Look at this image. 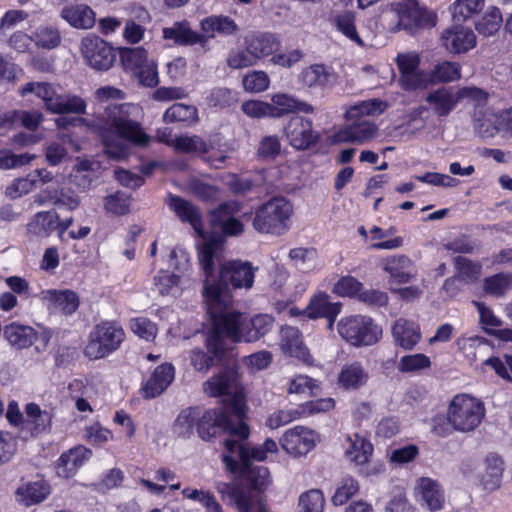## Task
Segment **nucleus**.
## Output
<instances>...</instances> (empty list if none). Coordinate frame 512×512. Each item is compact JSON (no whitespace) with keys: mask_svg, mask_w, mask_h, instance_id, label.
I'll return each mask as SVG.
<instances>
[{"mask_svg":"<svg viewBox=\"0 0 512 512\" xmlns=\"http://www.w3.org/2000/svg\"><path fill=\"white\" fill-rule=\"evenodd\" d=\"M281 345L285 353L297 358L306 365H311L313 357L303 342L301 331L293 326H283L280 331Z\"/></svg>","mask_w":512,"mask_h":512,"instance_id":"25","label":"nucleus"},{"mask_svg":"<svg viewBox=\"0 0 512 512\" xmlns=\"http://www.w3.org/2000/svg\"><path fill=\"white\" fill-rule=\"evenodd\" d=\"M3 334L9 344L19 350L29 348L39 338L38 332L33 327L16 322L6 325Z\"/></svg>","mask_w":512,"mask_h":512,"instance_id":"34","label":"nucleus"},{"mask_svg":"<svg viewBox=\"0 0 512 512\" xmlns=\"http://www.w3.org/2000/svg\"><path fill=\"white\" fill-rule=\"evenodd\" d=\"M201 238L203 243L198 245V260L205 276L204 285L207 281L212 282L215 279V258L223 248L224 239L216 232L206 231L205 236Z\"/></svg>","mask_w":512,"mask_h":512,"instance_id":"19","label":"nucleus"},{"mask_svg":"<svg viewBox=\"0 0 512 512\" xmlns=\"http://www.w3.org/2000/svg\"><path fill=\"white\" fill-rule=\"evenodd\" d=\"M282 145L277 135H267L259 141L256 157L261 161H274L281 155Z\"/></svg>","mask_w":512,"mask_h":512,"instance_id":"57","label":"nucleus"},{"mask_svg":"<svg viewBox=\"0 0 512 512\" xmlns=\"http://www.w3.org/2000/svg\"><path fill=\"white\" fill-rule=\"evenodd\" d=\"M411 259L406 255L391 256L385 259L383 270L390 275L393 282L398 284L408 283L412 277Z\"/></svg>","mask_w":512,"mask_h":512,"instance_id":"39","label":"nucleus"},{"mask_svg":"<svg viewBox=\"0 0 512 512\" xmlns=\"http://www.w3.org/2000/svg\"><path fill=\"white\" fill-rule=\"evenodd\" d=\"M227 65L232 69H242L254 66L258 63V58L250 49L248 41H245L244 48L232 49L227 56Z\"/></svg>","mask_w":512,"mask_h":512,"instance_id":"53","label":"nucleus"},{"mask_svg":"<svg viewBox=\"0 0 512 512\" xmlns=\"http://www.w3.org/2000/svg\"><path fill=\"white\" fill-rule=\"evenodd\" d=\"M430 76L434 83L453 82L461 78V66L457 62L443 61L434 67Z\"/></svg>","mask_w":512,"mask_h":512,"instance_id":"55","label":"nucleus"},{"mask_svg":"<svg viewBox=\"0 0 512 512\" xmlns=\"http://www.w3.org/2000/svg\"><path fill=\"white\" fill-rule=\"evenodd\" d=\"M81 51L87 64L98 71L110 69L116 60L114 48L98 36L84 37Z\"/></svg>","mask_w":512,"mask_h":512,"instance_id":"14","label":"nucleus"},{"mask_svg":"<svg viewBox=\"0 0 512 512\" xmlns=\"http://www.w3.org/2000/svg\"><path fill=\"white\" fill-rule=\"evenodd\" d=\"M240 205L236 201H224L208 212V222L221 237L239 236L244 232L243 222L236 218Z\"/></svg>","mask_w":512,"mask_h":512,"instance_id":"12","label":"nucleus"},{"mask_svg":"<svg viewBox=\"0 0 512 512\" xmlns=\"http://www.w3.org/2000/svg\"><path fill=\"white\" fill-rule=\"evenodd\" d=\"M388 107L389 104L387 101L379 98H372L361 101L354 105L350 110L346 112V117L350 118L352 116L363 117L380 115L384 113Z\"/></svg>","mask_w":512,"mask_h":512,"instance_id":"54","label":"nucleus"},{"mask_svg":"<svg viewBox=\"0 0 512 512\" xmlns=\"http://www.w3.org/2000/svg\"><path fill=\"white\" fill-rule=\"evenodd\" d=\"M229 413L222 407L202 409L197 425V435L205 442H213L220 432L230 437Z\"/></svg>","mask_w":512,"mask_h":512,"instance_id":"15","label":"nucleus"},{"mask_svg":"<svg viewBox=\"0 0 512 512\" xmlns=\"http://www.w3.org/2000/svg\"><path fill=\"white\" fill-rule=\"evenodd\" d=\"M384 512H416V508L410 503L403 489H395L390 493Z\"/></svg>","mask_w":512,"mask_h":512,"instance_id":"64","label":"nucleus"},{"mask_svg":"<svg viewBox=\"0 0 512 512\" xmlns=\"http://www.w3.org/2000/svg\"><path fill=\"white\" fill-rule=\"evenodd\" d=\"M54 304L60 308L65 315H72L77 311L80 305L78 294L70 289L54 290L52 293Z\"/></svg>","mask_w":512,"mask_h":512,"instance_id":"59","label":"nucleus"},{"mask_svg":"<svg viewBox=\"0 0 512 512\" xmlns=\"http://www.w3.org/2000/svg\"><path fill=\"white\" fill-rule=\"evenodd\" d=\"M333 74L324 64H312L299 75L300 82L308 88L324 89L332 82Z\"/></svg>","mask_w":512,"mask_h":512,"instance_id":"42","label":"nucleus"},{"mask_svg":"<svg viewBox=\"0 0 512 512\" xmlns=\"http://www.w3.org/2000/svg\"><path fill=\"white\" fill-rule=\"evenodd\" d=\"M19 92L23 97L34 93L43 102L45 110L51 114L82 115L86 113V101L76 94L62 92L60 85L49 82H27Z\"/></svg>","mask_w":512,"mask_h":512,"instance_id":"6","label":"nucleus"},{"mask_svg":"<svg viewBox=\"0 0 512 512\" xmlns=\"http://www.w3.org/2000/svg\"><path fill=\"white\" fill-rule=\"evenodd\" d=\"M200 29L202 35L205 36V44L203 50L208 51V42L214 38L216 34L224 37L235 35L239 27L237 23L229 16L226 15H211L203 18L200 21Z\"/></svg>","mask_w":512,"mask_h":512,"instance_id":"23","label":"nucleus"},{"mask_svg":"<svg viewBox=\"0 0 512 512\" xmlns=\"http://www.w3.org/2000/svg\"><path fill=\"white\" fill-rule=\"evenodd\" d=\"M165 123H178L190 127L199 121L198 109L191 104L176 102L168 107L163 114Z\"/></svg>","mask_w":512,"mask_h":512,"instance_id":"38","label":"nucleus"},{"mask_svg":"<svg viewBox=\"0 0 512 512\" xmlns=\"http://www.w3.org/2000/svg\"><path fill=\"white\" fill-rule=\"evenodd\" d=\"M502 22L503 18L500 9L495 6H491L481 19L476 22L475 28L480 35L488 37L499 31Z\"/></svg>","mask_w":512,"mask_h":512,"instance_id":"52","label":"nucleus"},{"mask_svg":"<svg viewBox=\"0 0 512 512\" xmlns=\"http://www.w3.org/2000/svg\"><path fill=\"white\" fill-rule=\"evenodd\" d=\"M283 135L296 151L315 148L321 141V134L313 127V121L300 115L291 116L283 127Z\"/></svg>","mask_w":512,"mask_h":512,"instance_id":"11","label":"nucleus"},{"mask_svg":"<svg viewBox=\"0 0 512 512\" xmlns=\"http://www.w3.org/2000/svg\"><path fill=\"white\" fill-rule=\"evenodd\" d=\"M130 108L128 103L110 104L105 108L106 117L89 125L99 136L104 153L110 159L122 160L129 156V147L125 142L140 147L150 143V137L140 123L131 119Z\"/></svg>","mask_w":512,"mask_h":512,"instance_id":"1","label":"nucleus"},{"mask_svg":"<svg viewBox=\"0 0 512 512\" xmlns=\"http://www.w3.org/2000/svg\"><path fill=\"white\" fill-rule=\"evenodd\" d=\"M298 512H323L325 497L320 489H311L299 497Z\"/></svg>","mask_w":512,"mask_h":512,"instance_id":"61","label":"nucleus"},{"mask_svg":"<svg viewBox=\"0 0 512 512\" xmlns=\"http://www.w3.org/2000/svg\"><path fill=\"white\" fill-rule=\"evenodd\" d=\"M392 336L397 346L412 350L421 340V330L415 322L399 318L392 326Z\"/></svg>","mask_w":512,"mask_h":512,"instance_id":"33","label":"nucleus"},{"mask_svg":"<svg viewBox=\"0 0 512 512\" xmlns=\"http://www.w3.org/2000/svg\"><path fill=\"white\" fill-rule=\"evenodd\" d=\"M61 17L77 29H90L96 21L95 12L86 4H74L63 7Z\"/></svg>","mask_w":512,"mask_h":512,"instance_id":"36","label":"nucleus"},{"mask_svg":"<svg viewBox=\"0 0 512 512\" xmlns=\"http://www.w3.org/2000/svg\"><path fill=\"white\" fill-rule=\"evenodd\" d=\"M378 131V126L364 117L356 116V119L342 126L333 135L334 143L363 144L373 139Z\"/></svg>","mask_w":512,"mask_h":512,"instance_id":"17","label":"nucleus"},{"mask_svg":"<svg viewBox=\"0 0 512 512\" xmlns=\"http://www.w3.org/2000/svg\"><path fill=\"white\" fill-rule=\"evenodd\" d=\"M341 307L339 302H330L327 293L319 292L311 297L305 312L311 319H327L329 327H332L341 312Z\"/></svg>","mask_w":512,"mask_h":512,"instance_id":"29","label":"nucleus"},{"mask_svg":"<svg viewBox=\"0 0 512 512\" xmlns=\"http://www.w3.org/2000/svg\"><path fill=\"white\" fill-rule=\"evenodd\" d=\"M256 270L248 261L229 260L221 264L218 277L203 285L208 315L228 310L233 300L232 289H250Z\"/></svg>","mask_w":512,"mask_h":512,"instance_id":"3","label":"nucleus"},{"mask_svg":"<svg viewBox=\"0 0 512 512\" xmlns=\"http://www.w3.org/2000/svg\"><path fill=\"white\" fill-rule=\"evenodd\" d=\"M419 489L421 497L430 511L436 512L443 509L445 494L438 481L429 477H422L419 479Z\"/></svg>","mask_w":512,"mask_h":512,"instance_id":"40","label":"nucleus"},{"mask_svg":"<svg viewBox=\"0 0 512 512\" xmlns=\"http://www.w3.org/2000/svg\"><path fill=\"white\" fill-rule=\"evenodd\" d=\"M293 205L283 196H275L258 205L254 212L243 214L251 218L253 229L260 234L284 235L291 227Z\"/></svg>","mask_w":512,"mask_h":512,"instance_id":"5","label":"nucleus"},{"mask_svg":"<svg viewBox=\"0 0 512 512\" xmlns=\"http://www.w3.org/2000/svg\"><path fill=\"white\" fill-rule=\"evenodd\" d=\"M148 53L143 47L122 48L120 60L125 70L136 72L147 62Z\"/></svg>","mask_w":512,"mask_h":512,"instance_id":"58","label":"nucleus"},{"mask_svg":"<svg viewBox=\"0 0 512 512\" xmlns=\"http://www.w3.org/2000/svg\"><path fill=\"white\" fill-rule=\"evenodd\" d=\"M201 412L200 406H189L182 409L173 422L174 433L182 439H190L197 432Z\"/></svg>","mask_w":512,"mask_h":512,"instance_id":"37","label":"nucleus"},{"mask_svg":"<svg viewBox=\"0 0 512 512\" xmlns=\"http://www.w3.org/2000/svg\"><path fill=\"white\" fill-rule=\"evenodd\" d=\"M449 415L454 427L459 432H471L477 428L485 417L484 403L469 394L455 395L448 405Z\"/></svg>","mask_w":512,"mask_h":512,"instance_id":"10","label":"nucleus"},{"mask_svg":"<svg viewBox=\"0 0 512 512\" xmlns=\"http://www.w3.org/2000/svg\"><path fill=\"white\" fill-rule=\"evenodd\" d=\"M486 469L482 476V484L486 490L494 491L501 485L504 472V461L496 453H490L485 459Z\"/></svg>","mask_w":512,"mask_h":512,"instance_id":"45","label":"nucleus"},{"mask_svg":"<svg viewBox=\"0 0 512 512\" xmlns=\"http://www.w3.org/2000/svg\"><path fill=\"white\" fill-rule=\"evenodd\" d=\"M350 446L346 450L347 456L357 465H364L369 462L374 448L372 443L365 437L354 434V438H349Z\"/></svg>","mask_w":512,"mask_h":512,"instance_id":"49","label":"nucleus"},{"mask_svg":"<svg viewBox=\"0 0 512 512\" xmlns=\"http://www.w3.org/2000/svg\"><path fill=\"white\" fill-rule=\"evenodd\" d=\"M212 333V327L207 332L205 339V347L207 352L200 348L193 349L190 353L191 364L195 370L199 372H207L212 366L216 363H220L224 360L229 351L230 347L228 341L225 336H223V352L222 354H218L213 352L211 346L209 345V338Z\"/></svg>","mask_w":512,"mask_h":512,"instance_id":"31","label":"nucleus"},{"mask_svg":"<svg viewBox=\"0 0 512 512\" xmlns=\"http://www.w3.org/2000/svg\"><path fill=\"white\" fill-rule=\"evenodd\" d=\"M236 475L243 478L248 491L263 492L270 483V473L267 467L250 466L247 469L240 468Z\"/></svg>","mask_w":512,"mask_h":512,"instance_id":"46","label":"nucleus"},{"mask_svg":"<svg viewBox=\"0 0 512 512\" xmlns=\"http://www.w3.org/2000/svg\"><path fill=\"white\" fill-rule=\"evenodd\" d=\"M240 374L236 367H226L203 383V391L209 397L228 396L236 390Z\"/></svg>","mask_w":512,"mask_h":512,"instance_id":"22","label":"nucleus"},{"mask_svg":"<svg viewBox=\"0 0 512 512\" xmlns=\"http://www.w3.org/2000/svg\"><path fill=\"white\" fill-rule=\"evenodd\" d=\"M369 375L363 365L355 361L342 367L338 375L339 385L346 390H357L366 385Z\"/></svg>","mask_w":512,"mask_h":512,"instance_id":"41","label":"nucleus"},{"mask_svg":"<svg viewBox=\"0 0 512 512\" xmlns=\"http://www.w3.org/2000/svg\"><path fill=\"white\" fill-rule=\"evenodd\" d=\"M321 391V382L304 374H296L288 382V394H304L314 397Z\"/></svg>","mask_w":512,"mask_h":512,"instance_id":"51","label":"nucleus"},{"mask_svg":"<svg viewBox=\"0 0 512 512\" xmlns=\"http://www.w3.org/2000/svg\"><path fill=\"white\" fill-rule=\"evenodd\" d=\"M58 218L54 210L37 212L28 224V230L39 236H49L56 230Z\"/></svg>","mask_w":512,"mask_h":512,"instance_id":"50","label":"nucleus"},{"mask_svg":"<svg viewBox=\"0 0 512 512\" xmlns=\"http://www.w3.org/2000/svg\"><path fill=\"white\" fill-rule=\"evenodd\" d=\"M125 337V331L118 322L101 321L90 331L84 354L91 360L104 359L120 348Z\"/></svg>","mask_w":512,"mask_h":512,"instance_id":"8","label":"nucleus"},{"mask_svg":"<svg viewBox=\"0 0 512 512\" xmlns=\"http://www.w3.org/2000/svg\"><path fill=\"white\" fill-rule=\"evenodd\" d=\"M359 491V483L353 477H344L333 494L331 501L335 506L346 504Z\"/></svg>","mask_w":512,"mask_h":512,"instance_id":"62","label":"nucleus"},{"mask_svg":"<svg viewBox=\"0 0 512 512\" xmlns=\"http://www.w3.org/2000/svg\"><path fill=\"white\" fill-rule=\"evenodd\" d=\"M341 338L354 347L372 346L382 337V328L365 315L342 317L337 323Z\"/></svg>","mask_w":512,"mask_h":512,"instance_id":"9","label":"nucleus"},{"mask_svg":"<svg viewBox=\"0 0 512 512\" xmlns=\"http://www.w3.org/2000/svg\"><path fill=\"white\" fill-rule=\"evenodd\" d=\"M483 291L486 295L501 298L512 289V273L499 272L483 279Z\"/></svg>","mask_w":512,"mask_h":512,"instance_id":"48","label":"nucleus"},{"mask_svg":"<svg viewBox=\"0 0 512 512\" xmlns=\"http://www.w3.org/2000/svg\"><path fill=\"white\" fill-rule=\"evenodd\" d=\"M472 125L474 132L483 139L493 138L499 134L496 114L490 109L475 111L472 116Z\"/></svg>","mask_w":512,"mask_h":512,"instance_id":"44","label":"nucleus"},{"mask_svg":"<svg viewBox=\"0 0 512 512\" xmlns=\"http://www.w3.org/2000/svg\"><path fill=\"white\" fill-rule=\"evenodd\" d=\"M270 118H281L291 113L313 114L314 107L305 101L286 93H276L271 97Z\"/></svg>","mask_w":512,"mask_h":512,"instance_id":"26","label":"nucleus"},{"mask_svg":"<svg viewBox=\"0 0 512 512\" xmlns=\"http://www.w3.org/2000/svg\"><path fill=\"white\" fill-rule=\"evenodd\" d=\"M333 25L338 32L344 35L351 42L355 43L359 47H365V42L357 31L356 13L354 11L345 10L337 13L333 17Z\"/></svg>","mask_w":512,"mask_h":512,"instance_id":"43","label":"nucleus"},{"mask_svg":"<svg viewBox=\"0 0 512 512\" xmlns=\"http://www.w3.org/2000/svg\"><path fill=\"white\" fill-rule=\"evenodd\" d=\"M131 196L118 190L104 199V208L114 216H124L130 212Z\"/></svg>","mask_w":512,"mask_h":512,"instance_id":"56","label":"nucleus"},{"mask_svg":"<svg viewBox=\"0 0 512 512\" xmlns=\"http://www.w3.org/2000/svg\"><path fill=\"white\" fill-rule=\"evenodd\" d=\"M212 333L209 345L213 352L222 354L223 336L232 343H253L268 334L274 324V318L268 314L248 316L239 311H219L209 316Z\"/></svg>","mask_w":512,"mask_h":512,"instance_id":"2","label":"nucleus"},{"mask_svg":"<svg viewBox=\"0 0 512 512\" xmlns=\"http://www.w3.org/2000/svg\"><path fill=\"white\" fill-rule=\"evenodd\" d=\"M162 36L165 40H171L177 46L199 45L203 49L205 36L194 31L187 20L176 21L171 27H164Z\"/></svg>","mask_w":512,"mask_h":512,"instance_id":"27","label":"nucleus"},{"mask_svg":"<svg viewBox=\"0 0 512 512\" xmlns=\"http://www.w3.org/2000/svg\"><path fill=\"white\" fill-rule=\"evenodd\" d=\"M432 112L439 118H446L458 105L457 91L451 87H439L429 92L425 98Z\"/></svg>","mask_w":512,"mask_h":512,"instance_id":"30","label":"nucleus"},{"mask_svg":"<svg viewBox=\"0 0 512 512\" xmlns=\"http://www.w3.org/2000/svg\"><path fill=\"white\" fill-rule=\"evenodd\" d=\"M430 358L423 353L404 355L400 358L397 368L402 373H416L431 367Z\"/></svg>","mask_w":512,"mask_h":512,"instance_id":"60","label":"nucleus"},{"mask_svg":"<svg viewBox=\"0 0 512 512\" xmlns=\"http://www.w3.org/2000/svg\"><path fill=\"white\" fill-rule=\"evenodd\" d=\"M223 408L229 413L230 426L232 427L230 428V438L235 437L240 440H248L251 435V428L248 424L247 405L244 394L236 391Z\"/></svg>","mask_w":512,"mask_h":512,"instance_id":"18","label":"nucleus"},{"mask_svg":"<svg viewBox=\"0 0 512 512\" xmlns=\"http://www.w3.org/2000/svg\"><path fill=\"white\" fill-rule=\"evenodd\" d=\"M437 20V14L426 7H421L418 0L407 2L398 10V26L410 35L433 28Z\"/></svg>","mask_w":512,"mask_h":512,"instance_id":"13","label":"nucleus"},{"mask_svg":"<svg viewBox=\"0 0 512 512\" xmlns=\"http://www.w3.org/2000/svg\"><path fill=\"white\" fill-rule=\"evenodd\" d=\"M175 378V367L168 362L155 367L149 378L142 383L140 394L143 399L150 400L162 395Z\"/></svg>","mask_w":512,"mask_h":512,"instance_id":"20","label":"nucleus"},{"mask_svg":"<svg viewBox=\"0 0 512 512\" xmlns=\"http://www.w3.org/2000/svg\"><path fill=\"white\" fill-rule=\"evenodd\" d=\"M246 40L258 60L274 54L281 46L279 38L270 32L259 33Z\"/></svg>","mask_w":512,"mask_h":512,"instance_id":"47","label":"nucleus"},{"mask_svg":"<svg viewBox=\"0 0 512 512\" xmlns=\"http://www.w3.org/2000/svg\"><path fill=\"white\" fill-rule=\"evenodd\" d=\"M442 46L450 53L463 54L472 50L476 44V35L472 29L455 24L441 34Z\"/></svg>","mask_w":512,"mask_h":512,"instance_id":"21","label":"nucleus"},{"mask_svg":"<svg viewBox=\"0 0 512 512\" xmlns=\"http://www.w3.org/2000/svg\"><path fill=\"white\" fill-rule=\"evenodd\" d=\"M50 492L49 483L41 479L20 485L16 490V497L20 503L29 507L43 502Z\"/></svg>","mask_w":512,"mask_h":512,"instance_id":"35","label":"nucleus"},{"mask_svg":"<svg viewBox=\"0 0 512 512\" xmlns=\"http://www.w3.org/2000/svg\"><path fill=\"white\" fill-rule=\"evenodd\" d=\"M226 450L221 457L227 472L236 475L240 468L247 469L253 465V461H265L269 453L278 451L277 443L272 438H267L261 445H251L248 440H240L231 437L223 441Z\"/></svg>","mask_w":512,"mask_h":512,"instance_id":"7","label":"nucleus"},{"mask_svg":"<svg viewBox=\"0 0 512 512\" xmlns=\"http://www.w3.org/2000/svg\"><path fill=\"white\" fill-rule=\"evenodd\" d=\"M363 283L357 278L351 275L342 276L333 286V293L340 297H348L351 299H357Z\"/></svg>","mask_w":512,"mask_h":512,"instance_id":"63","label":"nucleus"},{"mask_svg":"<svg viewBox=\"0 0 512 512\" xmlns=\"http://www.w3.org/2000/svg\"><path fill=\"white\" fill-rule=\"evenodd\" d=\"M169 206L182 222L191 225L198 237L205 236L202 214L197 206L175 195L171 196Z\"/></svg>","mask_w":512,"mask_h":512,"instance_id":"28","label":"nucleus"},{"mask_svg":"<svg viewBox=\"0 0 512 512\" xmlns=\"http://www.w3.org/2000/svg\"><path fill=\"white\" fill-rule=\"evenodd\" d=\"M92 455V450L84 445H77L63 452L57 460L58 475L66 479L74 477Z\"/></svg>","mask_w":512,"mask_h":512,"instance_id":"24","label":"nucleus"},{"mask_svg":"<svg viewBox=\"0 0 512 512\" xmlns=\"http://www.w3.org/2000/svg\"><path fill=\"white\" fill-rule=\"evenodd\" d=\"M173 149L177 153L197 156L214 169L223 168L230 154L235 151L233 144L220 133L210 135L207 141L196 134L176 136Z\"/></svg>","mask_w":512,"mask_h":512,"instance_id":"4","label":"nucleus"},{"mask_svg":"<svg viewBox=\"0 0 512 512\" xmlns=\"http://www.w3.org/2000/svg\"><path fill=\"white\" fill-rule=\"evenodd\" d=\"M25 415L23 428L29 431L31 436L50 432L53 419L51 412L42 410L37 403L30 402L25 405Z\"/></svg>","mask_w":512,"mask_h":512,"instance_id":"32","label":"nucleus"},{"mask_svg":"<svg viewBox=\"0 0 512 512\" xmlns=\"http://www.w3.org/2000/svg\"><path fill=\"white\" fill-rule=\"evenodd\" d=\"M318 441L319 434L317 432L308 427L297 425L284 432L280 438V445L286 453L294 457H300L313 450Z\"/></svg>","mask_w":512,"mask_h":512,"instance_id":"16","label":"nucleus"}]
</instances>
